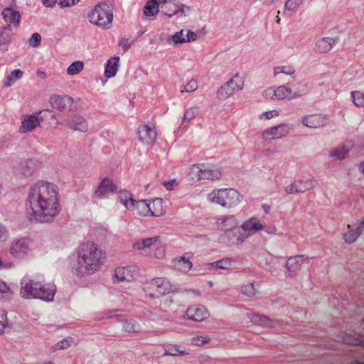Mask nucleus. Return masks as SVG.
<instances>
[{"instance_id": "obj_43", "label": "nucleus", "mask_w": 364, "mask_h": 364, "mask_svg": "<svg viewBox=\"0 0 364 364\" xmlns=\"http://www.w3.org/2000/svg\"><path fill=\"white\" fill-rule=\"evenodd\" d=\"M11 329V325L9 322L7 312L0 309V334H4Z\"/></svg>"}, {"instance_id": "obj_16", "label": "nucleus", "mask_w": 364, "mask_h": 364, "mask_svg": "<svg viewBox=\"0 0 364 364\" xmlns=\"http://www.w3.org/2000/svg\"><path fill=\"white\" fill-rule=\"evenodd\" d=\"M29 239L20 237L14 240L9 245V252L15 258H23L29 252Z\"/></svg>"}, {"instance_id": "obj_47", "label": "nucleus", "mask_w": 364, "mask_h": 364, "mask_svg": "<svg viewBox=\"0 0 364 364\" xmlns=\"http://www.w3.org/2000/svg\"><path fill=\"white\" fill-rule=\"evenodd\" d=\"M210 338L207 335H198L191 338L190 343L193 346L201 347L210 343Z\"/></svg>"}, {"instance_id": "obj_18", "label": "nucleus", "mask_w": 364, "mask_h": 364, "mask_svg": "<svg viewBox=\"0 0 364 364\" xmlns=\"http://www.w3.org/2000/svg\"><path fill=\"white\" fill-rule=\"evenodd\" d=\"M50 104L60 112H70L75 109L73 99L68 96H55L50 100Z\"/></svg>"}, {"instance_id": "obj_25", "label": "nucleus", "mask_w": 364, "mask_h": 364, "mask_svg": "<svg viewBox=\"0 0 364 364\" xmlns=\"http://www.w3.org/2000/svg\"><path fill=\"white\" fill-rule=\"evenodd\" d=\"M4 21L7 23L8 28H17L21 21L20 13L12 7H6L1 11Z\"/></svg>"}, {"instance_id": "obj_31", "label": "nucleus", "mask_w": 364, "mask_h": 364, "mask_svg": "<svg viewBox=\"0 0 364 364\" xmlns=\"http://www.w3.org/2000/svg\"><path fill=\"white\" fill-rule=\"evenodd\" d=\"M182 5L177 0H170L162 9L161 15L165 18H171L181 9Z\"/></svg>"}, {"instance_id": "obj_22", "label": "nucleus", "mask_w": 364, "mask_h": 364, "mask_svg": "<svg viewBox=\"0 0 364 364\" xmlns=\"http://www.w3.org/2000/svg\"><path fill=\"white\" fill-rule=\"evenodd\" d=\"M196 38L197 34L195 32L191 30H188L186 34L185 35L184 31L181 29L179 31L168 37L167 38V42L170 45L177 46L179 44L194 41L196 40Z\"/></svg>"}, {"instance_id": "obj_7", "label": "nucleus", "mask_w": 364, "mask_h": 364, "mask_svg": "<svg viewBox=\"0 0 364 364\" xmlns=\"http://www.w3.org/2000/svg\"><path fill=\"white\" fill-rule=\"evenodd\" d=\"M142 290L147 298L157 299L174 291L171 282L164 277H156L142 283Z\"/></svg>"}, {"instance_id": "obj_5", "label": "nucleus", "mask_w": 364, "mask_h": 364, "mask_svg": "<svg viewBox=\"0 0 364 364\" xmlns=\"http://www.w3.org/2000/svg\"><path fill=\"white\" fill-rule=\"evenodd\" d=\"M114 10L112 3L100 2L88 12V21L97 27L109 29L112 26Z\"/></svg>"}, {"instance_id": "obj_39", "label": "nucleus", "mask_w": 364, "mask_h": 364, "mask_svg": "<svg viewBox=\"0 0 364 364\" xmlns=\"http://www.w3.org/2000/svg\"><path fill=\"white\" fill-rule=\"evenodd\" d=\"M23 73L20 69H15L12 70L6 77L4 82V85L6 87H10L14 85L18 80L23 77Z\"/></svg>"}, {"instance_id": "obj_41", "label": "nucleus", "mask_w": 364, "mask_h": 364, "mask_svg": "<svg viewBox=\"0 0 364 364\" xmlns=\"http://www.w3.org/2000/svg\"><path fill=\"white\" fill-rule=\"evenodd\" d=\"M359 232L349 223L347 225V231L343 235V240L348 244L353 243L359 237Z\"/></svg>"}, {"instance_id": "obj_61", "label": "nucleus", "mask_w": 364, "mask_h": 364, "mask_svg": "<svg viewBox=\"0 0 364 364\" xmlns=\"http://www.w3.org/2000/svg\"><path fill=\"white\" fill-rule=\"evenodd\" d=\"M79 0H60L59 4L61 6H70L78 2Z\"/></svg>"}, {"instance_id": "obj_21", "label": "nucleus", "mask_w": 364, "mask_h": 364, "mask_svg": "<svg viewBox=\"0 0 364 364\" xmlns=\"http://www.w3.org/2000/svg\"><path fill=\"white\" fill-rule=\"evenodd\" d=\"M138 272L134 266L118 267L114 269V278L117 282H132L137 277Z\"/></svg>"}, {"instance_id": "obj_11", "label": "nucleus", "mask_w": 364, "mask_h": 364, "mask_svg": "<svg viewBox=\"0 0 364 364\" xmlns=\"http://www.w3.org/2000/svg\"><path fill=\"white\" fill-rule=\"evenodd\" d=\"M240 228L242 232L238 235H235V240L237 242H242L245 239L255 233L264 230V225L255 217H251L244 220Z\"/></svg>"}, {"instance_id": "obj_53", "label": "nucleus", "mask_w": 364, "mask_h": 364, "mask_svg": "<svg viewBox=\"0 0 364 364\" xmlns=\"http://www.w3.org/2000/svg\"><path fill=\"white\" fill-rule=\"evenodd\" d=\"M196 114L197 112L194 108L190 107L187 109L184 112L183 117L181 120L182 124L183 126H187L188 123L196 117Z\"/></svg>"}, {"instance_id": "obj_54", "label": "nucleus", "mask_w": 364, "mask_h": 364, "mask_svg": "<svg viewBox=\"0 0 364 364\" xmlns=\"http://www.w3.org/2000/svg\"><path fill=\"white\" fill-rule=\"evenodd\" d=\"M12 38V33L10 28L8 27L4 28L0 31V46L8 44Z\"/></svg>"}, {"instance_id": "obj_64", "label": "nucleus", "mask_w": 364, "mask_h": 364, "mask_svg": "<svg viewBox=\"0 0 364 364\" xmlns=\"http://www.w3.org/2000/svg\"><path fill=\"white\" fill-rule=\"evenodd\" d=\"M262 208L266 214H269L270 212V206L267 204H262Z\"/></svg>"}, {"instance_id": "obj_29", "label": "nucleus", "mask_w": 364, "mask_h": 364, "mask_svg": "<svg viewBox=\"0 0 364 364\" xmlns=\"http://www.w3.org/2000/svg\"><path fill=\"white\" fill-rule=\"evenodd\" d=\"M119 57L114 56L108 59L105 67V77L107 79L114 77L119 68Z\"/></svg>"}, {"instance_id": "obj_23", "label": "nucleus", "mask_w": 364, "mask_h": 364, "mask_svg": "<svg viewBox=\"0 0 364 364\" xmlns=\"http://www.w3.org/2000/svg\"><path fill=\"white\" fill-rule=\"evenodd\" d=\"M38 166V161L33 158H29L21 162L16 167V173L25 178L33 175Z\"/></svg>"}, {"instance_id": "obj_10", "label": "nucleus", "mask_w": 364, "mask_h": 364, "mask_svg": "<svg viewBox=\"0 0 364 364\" xmlns=\"http://www.w3.org/2000/svg\"><path fill=\"white\" fill-rule=\"evenodd\" d=\"M262 95L270 100H293L300 96L299 91L285 85L269 87L263 91Z\"/></svg>"}, {"instance_id": "obj_60", "label": "nucleus", "mask_w": 364, "mask_h": 364, "mask_svg": "<svg viewBox=\"0 0 364 364\" xmlns=\"http://www.w3.org/2000/svg\"><path fill=\"white\" fill-rule=\"evenodd\" d=\"M162 184L167 191H173L178 186V181L176 178H172L163 181Z\"/></svg>"}, {"instance_id": "obj_38", "label": "nucleus", "mask_w": 364, "mask_h": 364, "mask_svg": "<svg viewBox=\"0 0 364 364\" xmlns=\"http://www.w3.org/2000/svg\"><path fill=\"white\" fill-rule=\"evenodd\" d=\"M122 329L129 333H138L142 327L138 321L127 319L122 322Z\"/></svg>"}, {"instance_id": "obj_46", "label": "nucleus", "mask_w": 364, "mask_h": 364, "mask_svg": "<svg viewBox=\"0 0 364 364\" xmlns=\"http://www.w3.org/2000/svg\"><path fill=\"white\" fill-rule=\"evenodd\" d=\"M235 92L225 83L217 92V97L220 100H225L234 95Z\"/></svg>"}, {"instance_id": "obj_20", "label": "nucleus", "mask_w": 364, "mask_h": 364, "mask_svg": "<svg viewBox=\"0 0 364 364\" xmlns=\"http://www.w3.org/2000/svg\"><path fill=\"white\" fill-rule=\"evenodd\" d=\"M340 42L338 36H328L320 38L315 43L316 52L323 54L330 53L334 47Z\"/></svg>"}, {"instance_id": "obj_30", "label": "nucleus", "mask_w": 364, "mask_h": 364, "mask_svg": "<svg viewBox=\"0 0 364 364\" xmlns=\"http://www.w3.org/2000/svg\"><path fill=\"white\" fill-rule=\"evenodd\" d=\"M354 147V144L352 141H348L341 146L337 147L331 150L328 155L336 159H345L350 150Z\"/></svg>"}, {"instance_id": "obj_36", "label": "nucleus", "mask_w": 364, "mask_h": 364, "mask_svg": "<svg viewBox=\"0 0 364 364\" xmlns=\"http://www.w3.org/2000/svg\"><path fill=\"white\" fill-rule=\"evenodd\" d=\"M159 12V3L156 0H149L144 8V14L149 19H154Z\"/></svg>"}, {"instance_id": "obj_35", "label": "nucleus", "mask_w": 364, "mask_h": 364, "mask_svg": "<svg viewBox=\"0 0 364 364\" xmlns=\"http://www.w3.org/2000/svg\"><path fill=\"white\" fill-rule=\"evenodd\" d=\"M149 200H136L132 212L141 217H150Z\"/></svg>"}, {"instance_id": "obj_49", "label": "nucleus", "mask_w": 364, "mask_h": 364, "mask_svg": "<svg viewBox=\"0 0 364 364\" xmlns=\"http://www.w3.org/2000/svg\"><path fill=\"white\" fill-rule=\"evenodd\" d=\"M279 114V111L277 109H269L264 112H261L258 115V119L260 121H267L270 120L272 119L276 118Z\"/></svg>"}, {"instance_id": "obj_8", "label": "nucleus", "mask_w": 364, "mask_h": 364, "mask_svg": "<svg viewBox=\"0 0 364 364\" xmlns=\"http://www.w3.org/2000/svg\"><path fill=\"white\" fill-rule=\"evenodd\" d=\"M317 181L312 177L297 178L285 185L284 191L287 195H296L315 188Z\"/></svg>"}, {"instance_id": "obj_9", "label": "nucleus", "mask_w": 364, "mask_h": 364, "mask_svg": "<svg viewBox=\"0 0 364 364\" xmlns=\"http://www.w3.org/2000/svg\"><path fill=\"white\" fill-rule=\"evenodd\" d=\"M290 132V126L288 124L282 123L264 129L261 133L259 139L263 144H267L272 141L280 140L286 137Z\"/></svg>"}, {"instance_id": "obj_33", "label": "nucleus", "mask_w": 364, "mask_h": 364, "mask_svg": "<svg viewBox=\"0 0 364 364\" xmlns=\"http://www.w3.org/2000/svg\"><path fill=\"white\" fill-rule=\"evenodd\" d=\"M245 75L244 73L235 74L226 83L235 92H240L245 87Z\"/></svg>"}, {"instance_id": "obj_6", "label": "nucleus", "mask_w": 364, "mask_h": 364, "mask_svg": "<svg viewBox=\"0 0 364 364\" xmlns=\"http://www.w3.org/2000/svg\"><path fill=\"white\" fill-rule=\"evenodd\" d=\"M223 176L220 166L204 163L192 164L188 169V176L193 181H220Z\"/></svg>"}, {"instance_id": "obj_19", "label": "nucleus", "mask_w": 364, "mask_h": 364, "mask_svg": "<svg viewBox=\"0 0 364 364\" xmlns=\"http://www.w3.org/2000/svg\"><path fill=\"white\" fill-rule=\"evenodd\" d=\"M210 316L208 309L200 305L189 307L186 311L183 318L194 322H203Z\"/></svg>"}, {"instance_id": "obj_37", "label": "nucleus", "mask_w": 364, "mask_h": 364, "mask_svg": "<svg viewBox=\"0 0 364 364\" xmlns=\"http://www.w3.org/2000/svg\"><path fill=\"white\" fill-rule=\"evenodd\" d=\"M250 321L254 324L262 327H272L273 322L267 317L257 314H250L248 315Z\"/></svg>"}, {"instance_id": "obj_13", "label": "nucleus", "mask_w": 364, "mask_h": 364, "mask_svg": "<svg viewBox=\"0 0 364 364\" xmlns=\"http://www.w3.org/2000/svg\"><path fill=\"white\" fill-rule=\"evenodd\" d=\"M139 141L144 145H151L155 143L158 134L155 125L151 124H141L137 128Z\"/></svg>"}, {"instance_id": "obj_59", "label": "nucleus", "mask_w": 364, "mask_h": 364, "mask_svg": "<svg viewBox=\"0 0 364 364\" xmlns=\"http://www.w3.org/2000/svg\"><path fill=\"white\" fill-rule=\"evenodd\" d=\"M41 36L35 33L31 36V38L28 41V44L31 48H37L41 44Z\"/></svg>"}, {"instance_id": "obj_48", "label": "nucleus", "mask_w": 364, "mask_h": 364, "mask_svg": "<svg viewBox=\"0 0 364 364\" xmlns=\"http://www.w3.org/2000/svg\"><path fill=\"white\" fill-rule=\"evenodd\" d=\"M84 68V63L81 60L73 62L67 68V73L69 75H75L80 73Z\"/></svg>"}, {"instance_id": "obj_12", "label": "nucleus", "mask_w": 364, "mask_h": 364, "mask_svg": "<svg viewBox=\"0 0 364 364\" xmlns=\"http://www.w3.org/2000/svg\"><path fill=\"white\" fill-rule=\"evenodd\" d=\"M43 111L41 110L31 114H24L21 117V126L19 132L26 134L33 132L37 127H40L42 118L41 114Z\"/></svg>"}, {"instance_id": "obj_14", "label": "nucleus", "mask_w": 364, "mask_h": 364, "mask_svg": "<svg viewBox=\"0 0 364 364\" xmlns=\"http://www.w3.org/2000/svg\"><path fill=\"white\" fill-rule=\"evenodd\" d=\"M239 221L234 215L218 216L215 218L213 225L215 228L222 232L233 231L238 227Z\"/></svg>"}, {"instance_id": "obj_17", "label": "nucleus", "mask_w": 364, "mask_h": 364, "mask_svg": "<svg viewBox=\"0 0 364 364\" xmlns=\"http://www.w3.org/2000/svg\"><path fill=\"white\" fill-rule=\"evenodd\" d=\"M301 123L309 129H318L326 126L328 122L326 115L321 113L306 114L300 119Z\"/></svg>"}, {"instance_id": "obj_40", "label": "nucleus", "mask_w": 364, "mask_h": 364, "mask_svg": "<svg viewBox=\"0 0 364 364\" xmlns=\"http://www.w3.org/2000/svg\"><path fill=\"white\" fill-rule=\"evenodd\" d=\"M303 0H287L284 5V13L291 16L296 13L301 7Z\"/></svg>"}, {"instance_id": "obj_57", "label": "nucleus", "mask_w": 364, "mask_h": 364, "mask_svg": "<svg viewBox=\"0 0 364 364\" xmlns=\"http://www.w3.org/2000/svg\"><path fill=\"white\" fill-rule=\"evenodd\" d=\"M154 256L159 259H164L166 257V247L164 245L157 246L154 251Z\"/></svg>"}, {"instance_id": "obj_4", "label": "nucleus", "mask_w": 364, "mask_h": 364, "mask_svg": "<svg viewBox=\"0 0 364 364\" xmlns=\"http://www.w3.org/2000/svg\"><path fill=\"white\" fill-rule=\"evenodd\" d=\"M243 195L233 188H215L206 196L207 201L225 210L237 208L243 200Z\"/></svg>"}, {"instance_id": "obj_56", "label": "nucleus", "mask_w": 364, "mask_h": 364, "mask_svg": "<svg viewBox=\"0 0 364 364\" xmlns=\"http://www.w3.org/2000/svg\"><path fill=\"white\" fill-rule=\"evenodd\" d=\"M198 88V84L197 80L195 79H191L186 84L184 85L181 92H193L197 90Z\"/></svg>"}, {"instance_id": "obj_44", "label": "nucleus", "mask_w": 364, "mask_h": 364, "mask_svg": "<svg viewBox=\"0 0 364 364\" xmlns=\"http://www.w3.org/2000/svg\"><path fill=\"white\" fill-rule=\"evenodd\" d=\"M353 104L357 107H364V91L354 90L350 92Z\"/></svg>"}, {"instance_id": "obj_51", "label": "nucleus", "mask_w": 364, "mask_h": 364, "mask_svg": "<svg viewBox=\"0 0 364 364\" xmlns=\"http://www.w3.org/2000/svg\"><path fill=\"white\" fill-rule=\"evenodd\" d=\"M241 293L248 297H253L257 294V289L254 283H247L241 287Z\"/></svg>"}, {"instance_id": "obj_63", "label": "nucleus", "mask_w": 364, "mask_h": 364, "mask_svg": "<svg viewBox=\"0 0 364 364\" xmlns=\"http://www.w3.org/2000/svg\"><path fill=\"white\" fill-rule=\"evenodd\" d=\"M41 1L45 6L51 7L55 4L56 0H41Z\"/></svg>"}, {"instance_id": "obj_24", "label": "nucleus", "mask_w": 364, "mask_h": 364, "mask_svg": "<svg viewBox=\"0 0 364 364\" xmlns=\"http://www.w3.org/2000/svg\"><path fill=\"white\" fill-rule=\"evenodd\" d=\"M117 189V186L112 180L109 178H104L95 189V196L98 198H103L110 193H115Z\"/></svg>"}, {"instance_id": "obj_55", "label": "nucleus", "mask_w": 364, "mask_h": 364, "mask_svg": "<svg viewBox=\"0 0 364 364\" xmlns=\"http://www.w3.org/2000/svg\"><path fill=\"white\" fill-rule=\"evenodd\" d=\"M189 353L184 350H181L178 346H174L170 348L168 350H166L165 355H171V356H179V355H188Z\"/></svg>"}, {"instance_id": "obj_28", "label": "nucleus", "mask_w": 364, "mask_h": 364, "mask_svg": "<svg viewBox=\"0 0 364 364\" xmlns=\"http://www.w3.org/2000/svg\"><path fill=\"white\" fill-rule=\"evenodd\" d=\"M150 217H161L166 213L164 201L161 198L149 200Z\"/></svg>"}, {"instance_id": "obj_58", "label": "nucleus", "mask_w": 364, "mask_h": 364, "mask_svg": "<svg viewBox=\"0 0 364 364\" xmlns=\"http://www.w3.org/2000/svg\"><path fill=\"white\" fill-rule=\"evenodd\" d=\"M350 224L361 235L364 231V216L355 220Z\"/></svg>"}, {"instance_id": "obj_42", "label": "nucleus", "mask_w": 364, "mask_h": 364, "mask_svg": "<svg viewBox=\"0 0 364 364\" xmlns=\"http://www.w3.org/2000/svg\"><path fill=\"white\" fill-rule=\"evenodd\" d=\"M232 264V259L230 258H223L219 259L218 261L210 262L207 264L208 267L209 268H217L221 269H229Z\"/></svg>"}, {"instance_id": "obj_50", "label": "nucleus", "mask_w": 364, "mask_h": 364, "mask_svg": "<svg viewBox=\"0 0 364 364\" xmlns=\"http://www.w3.org/2000/svg\"><path fill=\"white\" fill-rule=\"evenodd\" d=\"M273 73L274 76L280 74L292 76L295 73V70L291 66H279L274 68Z\"/></svg>"}, {"instance_id": "obj_1", "label": "nucleus", "mask_w": 364, "mask_h": 364, "mask_svg": "<svg viewBox=\"0 0 364 364\" xmlns=\"http://www.w3.org/2000/svg\"><path fill=\"white\" fill-rule=\"evenodd\" d=\"M60 211L59 188L55 183L42 179L29 188L26 212L31 220L41 223L50 222Z\"/></svg>"}, {"instance_id": "obj_15", "label": "nucleus", "mask_w": 364, "mask_h": 364, "mask_svg": "<svg viewBox=\"0 0 364 364\" xmlns=\"http://www.w3.org/2000/svg\"><path fill=\"white\" fill-rule=\"evenodd\" d=\"M57 125L64 124L67 128L77 132L85 133L89 129L87 120L80 114H75L68 118L64 123L57 121Z\"/></svg>"}, {"instance_id": "obj_32", "label": "nucleus", "mask_w": 364, "mask_h": 364, "mask_svg": "<svg viewBox=\"0 0 364 364\" xmlns=\"http://www.w3.org/2000/svg\"><path fill=\"white\" fill-rule=\"evenodd\" d=\"M173 267L178 272L186 274L192 269L193 263L188 258L183 256L173 260Z\"/></svg>"}, {"instance_id": "obj_34", "label": "nucleus", "mask_w": 364, "mask_h": 364, "mask_svg": "<svg viewBox=\"0 0 364 364\" xmlns=\"http://www.w3.org/2000/svg\"><path fill=\"white\" fill-rule=\"evenodd\" d=\"M118 198L122 205L129 211L132 210L136 200H134L133 194L128 191H122L118 195Z\"/></svg>"}, {"instance_id": "obj_52", "label": "nucleus", "mask_w": 364, "mask_h": 364, "mask_svg": "<svg viewBox=\"0 0 364 364\" xmlns=\"http://www.w3.org/2000/svg\"><path fill=\"white\" fill-rule=\"evenodd\" d=\"M75 345V341L71 337H67L55 344V348L57 350H65Z\"/></svg>"}, {"instance_id": "obj_3", "label": "nucleus", "mask_w": 364, "mask_h": 364, "mask_svg": "<svg viewBox=\"0 0 364 364\" xmlns=\"http://www.w3.org/2000/svg\"><path fill=\"white\" fill-rule=\"evenodd\" d=\"M55 294L53 284H43L36 278L25 276L21 279L19 295L26 299L52 301Z\"/></svg>"}, {"instance_id": "obj_62", "label": "nucleus", "mask_w": 364, "mask_h": 364, "mask_svg": "<svg viewBox=\"0 0 364 364\" xmlns=\"http://www.w3.org/2000/svg\"><path fill=\"white\" fill-rule=\"evenodd\" d=\"M120 46L124 49L127 50L131 46V42L127 38L122 39L120 41Z\"/></svg>"}, {"instance_id": "obj_2", "label": "nucleus", "mask_w": 364, "mask_h": 364, "mask_svg": "<svg viewBox=\"0 0 364 364\" xmlns=\"http://www.w3.org/2000/svg\"><path fill=\"white\" fill-rule=\"evenodd\" d=\"M107 261V253L94 242L81 244L76 257L71 262L72 271L80 276L90 275L99 271Z\"/></svg>"}, {"instance_id": "obj_26", "label": "nucleus", "mask_w": 364, "mask_h": 364, "mask_svg": "<svg viewBox=\"0 0 364 364\" xmlns=\"http://www.w3.org/2000/svg\"><path fill=\"white\" fill-rule=\"evenodd\" d=\"M306 260V257L304 255H294L289 257L285 263L288 275L292 276L296 274Z\"/></svg>"}, {"instance_id": "obj_27", "label": "nucleus", "mask_w": 364, "mask_h": 364, "mask_svg": "<svg viewBox=\"0 0 364 364\" xmlns=\"http://www.w3.org/2000/svg\"><path fill=\"white\" fill-rule=\"evenodd\" d=\"M161 238L159 236L147 237L136 241L132 245V248L137 252L143 253L146 250L151 248L161 242Z\"/></svg>"}, {"instance_id": "obj_45", "label": "nucleus", "mask_w": 364, "mask_h": 364, "mask_svg": "<svg viewBox=\"0 0 364 364\" xmlns=\"http://www.w3.org/2000/svg\"><path fill=\"white\" fill-rule=\"evenodd\" d=\"M12 296L13 291L9 286L5 282L0 279V301H7L11 299Z\"/></svg>"}]
</instances>
